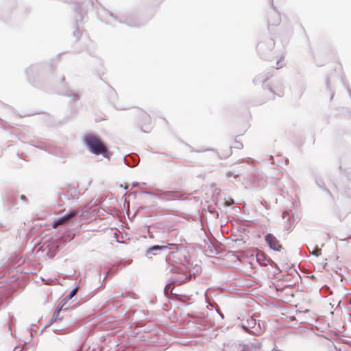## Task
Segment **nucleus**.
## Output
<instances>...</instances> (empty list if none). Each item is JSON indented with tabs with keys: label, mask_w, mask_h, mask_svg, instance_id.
<instances>
[{
	"label": "nucleus",
	"mask_w": 351,
	"mask_h": 351,
	"mask_svg": "<svg viewBox=\"0 0 351 351\" xmlns=\"http://www.w3.org/2000/svg\"><path fill=\"white\" fill-rule=\"evenodd\" d=\"M311 253L316 256H319L322 254V250L318 247H315L313 251H311Z\"/></svg>",
	"instance_id": "6"
},
{
	"label": "nucleus",
	"mask_w": 351,
	"mask_h": 351,
	"mask_svg": "<svg viewBox=\"0 0 351 351\" xmlns=\"http://www.w3.org/2000/svg\"><path fill=\"white\" fill-rule=\"evenodd\" d=\"M243 147V145L241 142L235 141L234 145L231 146V148L241 149Z\"/></svg>",
	"instance_id": "8"
},
{
	"label": "nucleus",
	"mask_w": 351,
	"mask_h": 351,
	"mask_svg": "<svg viewBox=\"0 0 351 351\" xmlns=\"http://www.w3.org/2000/svg\"><path fill=\"white\" fill-rule=\"evenodd\" d=\"M166 248L173 249L176 250H179V246L176 243H167V245H154L152 247L149 248L147 252H152L154 250H162Z\"/></svg>",
	"instance_id": "5"
},
{
	"label": "nucleus",
	"mask_w": 351,
	"mask_h": 351,
	"mask_svg": "<svg viewBox=\"0 0 351 351\" xmlns=\"http://www.w3.org/2000/svg\"><path fill=\"white\" fill-rule=\"evenodd\" d=\"M83 141L91 153L95 155L101 154L105 158L110 157L108 147L99 136L88 134L84 136Z\"/></svg>",
	"instance_id": "1"
},
{
	"label": "nucleus",
	"mask_w": 351,
	"mask_h": 351,
	"mask_svg": "<svg viewBox=\"0 0 351 351\" xmlns=\"http://www.w3.org/2000/svg\"><path fill=\"white\" fill-rule=\"evenodd\" d=\"M77 215V210H72L69 214L54 220L51 224V226L53 228H57L59 226H64L69 223L71 219L76 217Z\"/></svg>",
	"instance_id": "2"
},
{
	"label": "nucleus",
	"mask_w": 351,
	"mask_h": 351,
	"mask_svg": "<svg viewBox=\"0 0 351 351\" xmlns=\"http://www.w3.org/2000/svg\"><path fill=\"white\" fill-rule=\"evenodd\" d=\"M241 328L247 333L249 334H252V332H251V330L245 325H241Z\"/></svg>",
	"instance_id": "10"
},
{
	"label": "nucleus",
	"mask_w": 351,
	"mask_h": 351,
	"mask_svg": "<svg viewBox=\"0 0 351 351\" xmlns=\"http://www.w3.org/2000/svg\"><path fill=\"white\" fill-rule=\"evenodd\" d=\"M255 319H251L250 321L248 322V324L250 326L253 327L255 325Z\"/></svg>",
	"instance_id": "11"
},
{
	"label": "nucleus",
	"mask_w": 351,
	"mask_h": 351,
	"mask_svg": "<svg viewBox=\"0 0 351 351\" xmlns=\"http://www.w3.org/2000/svg\"><path fill=\"white\" fill-rule=\"evenodd\" d=\"M226 206H231L234 204V201L232 198H228V199L226 200L225 202Z\"/></svg>",
	"instance_id": "9"
},
{
	"label": "nucleus",
	"mask_w": 351,
	"mask_h": 351,
	"mask_svg": "<svg viewBox=\"0 0 351 351\" xmlns=\"http://www.w3.org/2000/svg\"><path fill=\"white\" fill-rule=\"evenodd\" d=\"M77 293V289H73L69 294L61 302V303L59 304L58 308H56V311L53 313L52 319H56L59 316V313L61 311V310L63 308V306L64 305V303L71 300Z\"/></svg>",
	"instance_id": "4"
},
{
	"label": "nucleus",
	"mask_w": 351,
	"mask_h": 351,
	"mask_svg": "<svg viewBox=\"0 0 351 351\" xmlns=\"http://www.w3.org/2000/svg\"><path fill=\"white\" fill-rule=\"evenodd\" d=\"M265 241L269 247L274 251L280 252L283 248L279 240L272 234H267L265 236Z\"/></svg>",
	"instance_id": "3"
},
{
	"label": "nucleus",
	"mask_w": 351,
	"mask_h": 351,
	"mask_svg": "<svg viewBox=\"0 0 351 351\" xmlns=\"http://www.w3.org/2000/svg\"><path fill=\"white\" fill-rule=\"evenodd\" d=\"M257 350H260L261 348L259 346H250L246 350H243V351H256Z\"/></svg>",
	"instance_id": "7"
},
{
	"label": "nucleus",
	"mask_w": 351,
	"mask_h": 351,
	"mask_svg": "<svg viewBox=\"0 0 351 351\" xmlns=\"http://www.w3.org/2000/svg\"><path fill=\"white\" fill-rule=\"evenodd\" d=\"M232 154V152L231 151H228V153L226 154H223L222 153L221 154V158H226V157H228L229 156H230Z\"/></svg>",
	"instance_id": "12"
}]
</instances>
